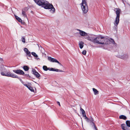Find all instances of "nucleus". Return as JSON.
I'll use <instances>...</instances> for the list:
<instances>
[{
	"instance_id": "obj_1",
	"label": "nucleus",
	"mask_w": 130,
	"mask_h": 130,
	"mask_svg": "<svg viewBox=\"0 0 130 130\" xmlns=\"http://www.w3.org/2000/svg\"><path fill=\"white\" fill-rule=\"evenodd\" d=\"M38 5L41 6L46 9H51L50 12L52 13L54 12L55 9L53 5L50 4L48 2L45 0H34Z\"/></svg>"
},
{
	"instance_id": "obj_2",
	"label": "nucleus",
	"mask_w": 130,
	"mask_h": 130,
	"mask_svg": "<svg viewBox=\"0 0 130 130\" xmlns=\"http://www.w3.org/2000/svg\"><path fill=\"white\" fill-rule=\"evenodd\" d=\"M96 38H98L96 39V41L97 42H96V43L107 45L111 43L115 46L117 45V44L115 42L114 40L112 39L111 38L110 40L105 37L101 36H98Z\"/></svg>"
},
{
	"instance_id": "obj_3",
	"label": "nucleus",
	"mask_w": 130,
	"mask_h": 130,
	"mask_svg": "<svg viewBox=\"0 0 130 130\" xmlns=\"http://www.w3.org/2000/svg\"><path fill=\"white\" fill-rule=\"evenodd\" d=\"M116 14V16L114 22V25L117 27L118 25L119 22L120 13L121 12V10L119 8H116L114 10Z\"/></svg>"
},
{
	"instance_id": "obj_4",
	"label": "nucleus",
	"mask_w": 130,
	"mask_h": 130,
	"mask_svg": "<svg viewBox=\"0 0 130 130\" xmlns=\"http://www.w3.org/2000/svg\"><path fill=\"white\" fill-rule=\"evenodd\" d=\"M80 5L83 13H86L88 11V7L86 0H82Z\"/></svg>"
},
{
	"instance_id": "obj_5",
	"label": "nucleus",
	"mask_w": 130,
	"mask_h": 130,
	"mask_svg": "<svg viewBox=\"0 0 130 130\" xmlns=\"http://www.w3.org/2000/svg\"><path fill=\"white\" fill-rule=\"evenodd\" d=\"M48 60L51 62H57L60 65H61L59 62L55 59L52 58L50 57H48Z\"/></svg>"
},
{
	"instance_id": "obj_6",
	"label": "nucleus",
	"mask_w": 130,
	"mask_h": 130,
	"mask_svg": "<svg viewBox=\"0 0 130 130\" xmlns=\"http://www.w3.org/2000/svg\"><path fill=\"white\" fill-rule=\"evenodd\" d=\"M13 71L15 73L20 75H23L25 74L24 71L20 69L18 70H13Z\"/></svg>"
},
{
	"instance_id": "obj_7",
	"label": "nucleus",
	"mask_w": 130,
	"mask_h": 130,
	"mask_svg": "<svg viewBox=\"0 0 130 130\" xmlns=\"http://www.w3.org/2000/svg\"><path fill=\"white\" fill-rule=\"evenodd\" d=\"M98 38H95L94 36H89L88 40L91 41L94 43L97 42L96 41V39Z\"/></svg>"
},
{
	"instance_id": "obj_8",
	"label": "nucleus",
	"mask_w": 130,
	"mask_h": 130,
	"mask_svg": "<svg viewBox=\"0 0 130 130\" xmlns=\"http://www.w3.org/2000/svg\"><path fill=\"white\" fill-rule=\"evenodd\" d=\"M16 75L9 72H7L5 74V76L15 78Z\"/></svg>"
},
{
	"instance_id": "obj_9",
	"label": "nucleus",
	"mask_w": 130,
	"mask_h": 130,
	"mask_svg": "<svg viewBox=\"0 0 130 130\" xmlns=\"http://www.w3.org/2000/svg\"><path fill=\"white\" fill-rule=\"evenodd\" d=\"M77 30L79 31V34L82 36H87L88 35L84 31L78 29H77Z\"/></svg>"
},
{
	"instance_id": "obj_10",
	"label": "nucleus",
	"mask_w": 130,
	"mask_h": 130,
	"mask_svg": "<svg viewBox=\"0 0 130 130\" xmlns=\"http://www.w3.org/2000/svg\"><path fill=\"white\" fill-rule=\"evenodd\" d=\"M48 70L50 71H56L57 72H63L64 71H63L62 70H60L59 69H55L53 68H48Z\"/></svg>"
},
{
	"instance_id": "obj_11",
	"label": "nucleus",
	"mask_w": 130,
	"mask_h": 130,
	"mask_svg": "<svg viewBox=\"0 0 130 130\" xmlns=\"http://www.w3.org/2000/svg\"><path fill=\"white\" fill-rule=\"evenodd\" d=\"M118 57L123 59H126L128 57V55L127 54H124L123 55H119Z\"/></svg>"
},
{
	"instance_id": "obj_12",
	"label": "nucleus",
	"mask_w": 130,
	"mask_h": 130,
	"mask_svg": "<svg viewBox=\"0 0 130 130\" xmlns=\"http://www.w3.org/2000/svg\"><path fill=\"white\" fill-rule=\"evenodd\" d=\"M121 126L122 127V128L123 130H129V128L126 126L125 124H122L121 125Z\"/></svg>"
},
{
	"instance_id": "obj_13",
	"label": "nucleus",
	"mask_w": 130,
	"mask_h": 130,
	"mask_svg": "<svg viewBox=\"0 0 130 130\" xmlns=\"http://www.w3.org/2000/svg\"><path fill=\"white\" fill-rule=\"evenodd\" d=\"M27 10V8H25L23 9L22 10V14L24 17H27V15L25 11H26V10Z\"/></svg>"
},
{
	"instance_id": "obj_14",
	"label": "nucleus",
	"mask_w": 130,
	"mask_h": 130,
	"mask_svg": "<svg viewBox=\"0 0 130 130\" xmlns=\"http://www.w3.org/2000/svg\"><path fill=\"white\" fill-rule=\"evenodd\" d=\"M24 85L27 87L30 90L31 92L34 91V89L32 87H31L30 86L27 85V84H24Z\"/></svg>"
},
{
	"instance_id": "obj_15",
	"label": "nucleus",
	"mask_w": 130,
	"mask_h": 130,
	"mask_svg": "<svg viewBox=\"0 0 130 130\" xmlns=\"http://www.w3.org/2000/svg\"><path fill=\"white\" fill-rule=\"evenodd\" d=\"M24 51L27 55L30 53V52L28 51V50L27 48H24Z\"/></svg>"
},
{
	"instance_id": "obj_16",
	"label": "nucleus",
	"mask_w": 130,
	"mask_h": 130,
	"mask_svg": "<svg viewBox=\"0 0 130 130\" xmlns=\"http://www.w3.org/2000/svg\"><path fill=\"white\" fill-rule=\"evenodd\" d=\"M93 90L94 92V94L95 95H97L99 94V91L93 88Z\"/></svg>"
},
{
	"instance_id": "obj_17",
	"label": "nucleus",
	"mask_w": 130,
	"mask_h": 130,
	"mask_svg": "<svg viewBox=\"0 0 130 130\" xmlns=\"http://www.w3.org/2000/svg\"><path fill=\"white\" fill-rule=\"evenodd\" d=\"M119 118L120 119H123L124 120H125L127 119L126 117V116L123 115L120 116H119Z\"/></svg>"
},
{
	"instance_id": "obj_18",
	"label": "nucleus",
	"mask_w": 130,
	"mask_h": 130,
	"mask_svg": "<svg viewBox=\"0 0 130 130\" xmlns=\"http://www.w3.org/2000/svg\"><path fill=\"white\" fill-rule=\"evenodd\" d=\"M14 16L16 19L18 21V22H22V20L21 19L17 16L16 15H15Z\"/></svg>"
},
{
	"instance_id": "obj_19",
	"label": "nucleus",
	"mask_w": 130,
	"mask_h": 130,
	"mask_svg": "<svg viewBox=\"0 0 130 130\" xmlns=\"http://www.w3.org/2000/svg\"><path fill=\"white\" fill-rule=\"evenodd\" d=\"M84 43V42L82 41L80 42L79 43V46L80 48L81 49L84 46L83 44Z\"/></svg>"
},
{
	"instance_id": "obj_20",
	"label": "nucleus",
	"mask_w": 130,
	"mask_h": 130,
	"mask_svg": "<svg viewBox=\"0 0 130 130\" xmlns=\"http://www.w3.org/2000/svg\"><path fill=\"white\" fill-rule=\"evenodd\" d=\"M23 68L24 70L26 71H28L29 69V68L28 66H24Z\"/></svg>"
},
{
	"instance_id": "obj_21",
	"label": "nucleus",
	"mask_w": 130,
	"mask_h": 130,
	"mask_svg": "<svg viewBox=\"0 0 130 130\" xmlns=\"http://www.w3.org/2000/svg\"><path fill=\"white\" fill-rule=\"evenodd\" d=\"M126 123L127 126L129 127H130V121L127 120L126 122Z\"/></svg>"
},
{
	"instance_id": "obj_22",
	"label": "nucleus",
	"mask_w": 130,
	"mask_h": 130,
	"mask_svg": "<svg viewBox=\"0 0 130 130\" xmlns=\"http://www.w3.org/2000/svg\"><path fill=\"white\" fill-rule=\"evenodd\" d=\"M34 75L36 76V77L37 78L39 79H40L39 77L40 75L38 73V72H36V73L34 74Z\"/></svg>"
},
{
	"instance_id": "obj_23",
	"label": "nucleus",
	"mask_w": 130,
	"mask_h": 130,
	"mask_svg": "<svg viewBox=\"0 0 130 130\" xmlns=\"http://www.w3.org/2000/svg\"><path fill=\"white\" fill-rule=\"evenodd\" d=\"M90 123H92L93 124H94V122H93L94 120L91 117V118H90Z\"/></svg>"
},
{
	"instance_id": "obj_24",
	"label": "nucleus",
	"mask_w": 130,
	"mask_h": 130,
	"mask_svg": "<svg viewBox=\"0 0 130 130\" xmlns=\"http://www.w3.org/2000/svg\"><path fill=\"white\" fill-rule=\"evenodd\" d=\"M16 77H15V78H18V79H19L20 81H21V82L23 84H23V81H22V79H21L20 78V77H19L17 75H16Z\"/></svg>"
},
{
	"instance_id": "obj_25",
	"label": "nucleus",
	"mask_w": 130,
	"mask_h": 130,
	"mask_svg": "<svg viewBox=\"0 0 130 130\" xmlns=\"http://www.w3.org/2000/svg\"><path fill=\"white\" fill-rule=\"evenodd\" d=\"M43 69L45 71H47L48 70V68L45 66H44L43 67Z\"/></svg>"
},
{
	"instance_id": "obj_26",
	"label": "nucleus",
	"mask_w": 130,
	"mask_h": 130,
	"mask_svg": "<svg viewBox=\"0 0 130 130\" xmlns=\"http://www.w3.org/2000/svg\"><path fill=\"white\" fill-rule=\"evenodd\" d=\"M31 54L35 57H38V55L34 52H32L31 53Z\"/></svg>"
},
{
	"instance_id": "obj_27",
	"label": "nucleus",
	"mask_w": 130,
	"mask_h": 130,
	"mask_svg": "<svg viewBox=\"0 0 130 130\" xmlns=\"http://www.w3.org/2000/svg\"><path fill=\"white\" fill-rule=\"evenodd\" d=\"M27 56H28V57H27V58L28 59H31V57L30 53L29 54H28L27 55Z\"/></svg>"
},
{
	"instance_id": "obj_28",
	"label": "nucleus",
	"mask_w": 130,
	"mask_h": 130,
	"mask_svg": "<svg viewBox=\"0 0 130 130\" xmlns=\"http://www.w3.org/2000/svg\"><path fill=\"white\" fill-rule=\"evenodd\" d=\"M32 74L34 75L36 74V72H37L35 69H33L32 70Z\"/></svg>"
},
{
	"instance_id": "obj_29",
	"label": "nucleus",
	"mask_w": 130,
	"mask_h": 130,
	"mask_svg": "<svg viewBox=\"0 0 130 130\" xmlns=\"http://www.w3.org/2000/svg\"><path fill=\"white\" fill-rule=\"evenodd\" d=\"M85 119H86V121L87 122H90V119L87 118V117H86L85 118Z\"/></svg>"
},
{
	"instance_id": "obj_30",
	"label": "nucleus",
	"mask_w": 130,
	"mask_h": 130,
	"mask_svg": "<svg viewBox=\"0 0 130 130\" xmlns=\"http://www.w3.org/2000/svg\"><path fill=\"white\" fill-rule=\"evenodd\" d=\"M21 40H22V41L23 42V43H25V38L23 37H22V39H21Z\"/></svg>"
},
{
	"instance_id": "obj_31",
	"label": "nucleus",
	"mask_w": 130,
	"mask_h": 130,
	"mask_svg": "<svg viewBox=\"0 0 130 130\" xmlns=\"http://www.w3.org/2000/svg\"><path fill=\"white\" fill-rule=\"evenodd\" d=\"M80 110L82 112V114L84 113H85V111L83 109H82V108H80Z\"/></svg>"
},
{
	"instance_id": "obj_32",
	"label": "nucleus",
	"mask_w": 130,
	"mask_h": 130,
	"mask_svg": "<svg viewBox=\"0 0 130 130\" xmlns=\"http://www.w3.org/2000/svg\"><path fill=\"white\" fill-rule=\"evenodd\" d=\"M24 75L25 76H26L27 77L29 78H30L31 77L28 74H25Z\"/></svg>"
},
{
	"instance_id": "obj_33",
	"label": "nucleus",
	"mask_w": 130,
	"mask_h": 130,
	"mask_svg": "<svg viewBox=\"0 0 130 130\" xmlns=\"http://www.w3.org/2000/svg\"><path fill=\"white\" fill-rule=\"evenodd\" d=\"M86 50H84L82 52V54L84 55H85L86 54Z\"/></svg>"
},
{
	"instance_id": "obj_34",
	"label": "nucleus",
	"mask_w": 130,
	"mask_h": 130,
	"mask_svg": "<svg viewBox=\"0 0 130 130\" xmlns=\"http://www.w3.org/2000/svg\"><path fill=\"white\" fill-rule=\"evenodd\" d=\"M93 126H94V128L95 130H98L97 127L96 126L95 124H93Z\"/></svg>"
},
{
	"instance_id": "obj_35",
	"label": "nucleus",
	"mask_w": 130,
	"mask_h": 130,
	"mask_svg": "<svg viewBox=\"0 0 130 130\" xmlns=\"http://www.w3.org/2000/svg\"><path fill=\"white\" fill-rule=\"evenodd\" d=\"M86 36L85 37V38L86 39H87L88 40L89 36Z\"/></svg>"
},
{
	"instance_id": "obj_36",
	"label": "nucleus",
	"mask_w": 130,
	"mask_h": 130,
	"mask_svg": "<svg viewBox=\"0 0 130 130\" xmlns=\"http://www.w3.org/2000/svg\"><path fill=\"white\" fill-rule=\"evenodd\" d=\"M1 74L2 75L5 76V74L4 72H2L1 73Z\"/></svg>"
},
{
	"instance_id": "obj_37",
	"label": "nucleus",
	"mask_w": 130,
	"mask_h": 130,
	"mask_svg": "<svg viewBox=\"0 0 130 130\" xmlns=\"http://www.w3.org/2000/svg\"><path fill=\"white\" fill-rule=\"evenodd\" d=\"M82 114L83 116L84 117H86V115L85 112V113H83Z\"/></svg>"
},
{
	"instance_id": "obj_38",
	"label": "nucleus",
	"mask_w": 130,
	"mask_h": 130,
	"mask_svg": "<svg viewBox=\"0 0 130 130\" xmlns=\"http://www.w3.org/2000/svg\"><path fill=\"white\" fill-rule=\"evenodd\" d=\"M57 104L59 105L60 106V102H57Z\"/></svg>"
},
{
	"instance_id": "obj_39",
	"label": "nucleus",
	"mask_w": 130,
	"mask_h": 130,
	"mask_svg": "<svg viewBox=\"0 0 130 130\" xmlns=\"http://www.w3.org/2000/svg\"><path fill=\"white\" fill-rule=\"evenodd\" d=\"M1 61H2L3 60L1 58L0 59Z\"/></svg>"
}]
</instances>
